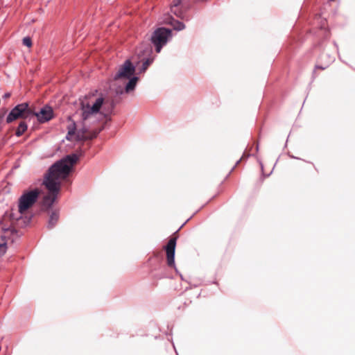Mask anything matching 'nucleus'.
Segmentation results:
<instances>
[{
  "label": "nucleus",
  "mask_w": 355,
  "mask_h": 355,
  "mask_svg": "<svg viewBox=\"0 0 355 355\" xmlns=\"http://www.w3.org/2000/svg\"><path fill=\"white\" fill-rule=\"evenodd\" d=\"M78 160V156L72 154L55 162L50 167L43 182L47 190V193L42 200L43 207L49 209L57 200L61 189V182L67 179L72 166Z\"/></svg>",
  "instance_id": "obj_1"
},
{
  "label": "nucleus",
  "mask_w": 355,
  "mask_h": 355,
  "mask_svg": "<svg viewBox=\"0 0 355 355\" xmlns=\"http://www.w3.org/2000/svg\"><path fill=\"white\" fill-rule=\"evenodd\" d=\"M40 192L38 189H34L24 193L19 200V211L24 214L31 208L37 201Z\"/></svg>",
  "instance_id": "obj_4"
},
{
  "label": "nucleus",
  "mask_w": 355,
  "mask_h": 355,
  "mask_svg": "<svg viewBox=\"0 0 355 355\" xmlns=\"http://www.w3.org/2000/svg\"><path fill=\"white\" fill-rule=\"evenodd\" d=\"M68 129V133L67 135V139L68 140L71 139V137L73 136L76 134V139L78 141H85L87 139H92L97 137L98 133L101 132V130H95L93 132H88V130L83 128L80 130H78L77 132L76 128V124L75 123H72L71 125H69L67 128Z\"/></svg>",
  "instance_id": "obj_3"
},
{
  "label": "nucleus",
  "mask_w": 355,
  "mask_h": 355,
  "mask_svg": "<svg viewBox=\"0 0 355 355\" xmlns=\"http://www.w3.org/2000/svg\"><path fill=\"white\" fill-rule=\"evenodd\" d=\"M116 94H123V88L121 86H119L117 89H116Z\"/></svg>",
  "instance_id": "obj_18"
},
{
  "label": "nucleus",
  "mask_w": 355,
  "mask_h": 355,
  "mask_svg": "<svg viewBox=\"0 0 355 355\" xmlns=\"http://www.w3.org/2000/svg\"><path fill=\"white\" fill-rule=\"evenodd\" d=\"M35 116L40 123H45L53 118V110L50 106H44L40 112H35L27 103L15 106L7 116V123H11L17 119H27Z\"/></svg>",
  "instance_id": "obj_2"
},
{
  "label": "nucleus",
  "mask_w": 355,
  "mask_h": 355,
  "mask_svg": "<svg viewBox=\"0 0 355 355\" xmlns=\"http://www.w3.org/2000/svg\"><path fill=\"white\" fill-rule=\"evenodd\" d=\"M103 98H98L91 105L90 102L83 101L81 102V115L83 120L85 121L93 114L98 113L100 108L103 106Z\"/></svg>",
  "instance_id": "obj_5"
},
{
  "label": "nucleus",
  "mask_w": 355,
  "mask_h": 355,
  "mask_svg": "<svg viewBox=\"0 0 355 355\" xmlns=\"http://www.w3.org/2000/svg\"><path fill=\"white\" fill-rule=\"evenodd\" d=\"M23 44L28 46H32V40L29 37H26L23 39Z\"/></svg>",
  "instance_id": "obj_14"
},
{
  "label": "nucleus",
  "mask_w": 355,
  "mask_h": 355,
  "mask_svg": "<svg viewBox=\"0 0 355 355\" xmlns=\"http://www.w3.org/2000/svg\"><path fill=\"white\" fill-rule=\"evenodd\" d=\"M27 127L26 123L24 121H21L17 128L15 135L17 137L21 136L27 130Z\"/></svg>",
  "instance_id": "obj_12"
},
{
  "label": "nucleus",
  "mask_w": 355,
  "mask_h": 355,
  "mask_svg": "<svg viewBox=\"0 0 355 355\" xmlns=\"http://www.w3.org/2000/svg\"><path fill=\"white\" fill-rule=\"evenodd\" d=\"M135 71V68L130 60H127L121 65L114 76V81L121 83L130 79Z\"/></svg>",
  "instance_id": "obj_7"
},
{
  "label": "nucleus",
  "mask_w": 355,
  "mask_h": 355,
  "mask_svg": "<svg viewBox=\"0 0 355 355\" xmlns=\"http://www.w3.org/2000/svg\"><path fill=\"white\" fill-rule=\"evenodd\" d=\"M59 219V214L57 211H53L51 212L49 219L48 221V228L52 229L57 224Z\"/></svg>",
  "instance_id": "obj_10"
},
{
  "label": "nucleus",
  "mask_w": 355,
  "mask_h": 355,
  "mask_svg": "<svg viewBox=\"0 0 355 355\" xmlns=\"http://www.w3.org/2000/svg\"><path fill=\"white\" fill-rule=\"evenodd\" d=\"M10 93H6L3 95V98H10Z\"/></svg>",
  "instance_id": "obj_19"
},
{
  "label": "nucleus",
  "mask_w": 355,
  "mask_h": 355,
  "mask_svg": "<svg viewBox=\"0 0 355 355\" xmlns=\"http://www.w3.org/2000/svg\"><path fill=\"white\" fill-rule=\"evenodd\" d=\"M6 251V244H1L0 245V254H3L5 253Z\"/></svg>",
  "instance_id": "obj_16"
},
{
  "label": "nucleus",
  "mask_w": 355,
  "mask_h": 355,
  "mask_svg": "<svg viewBox=\"0 0 355 355\" xmlns=\"http://www.w3.org/2000/svg\"><path fill=\"white\" fill-rule=\"evenodd\" d=\"M165 22L171 24L173 27V28L176 31H181L185 28V26L183 23L174 19L173 18H172L170 16L168 17V18Z\"/></svg>",
  "instance_id": "obj_9"
},
{
  "label": "nucleus",
  "mask_w": 355,
  "mask_h": 355,
  "mask_svg": "<svg viewBox=\"0 0 355 355\" xmlns=\"http://www.w3.org/2000/svg\"><path fill=\"white\" fill-rule=\"evenodd\" d=\"M182 0H173L171 4H175L176 7L181 6Z\"/></svg>",
  "instance_id": "obj_17"
},
{
  "label": "nucleus",
  "mask_w": 355,
  "mask_h": 355,
  "mask_svg": "<svg viewBox=\"0 0 355 355\" xmlns=\"http://www.w3.org/2000/svg\"><path fill=\"white\" fill-rule=\"evenodd\" d=\"M171 11L177 17H182L183 12L181 6L176 7L175 4L171 5Z\"/></svg>",
  "instance_id": "obj_13"
},
{
  "label": "nucleus",
  "mask_w": 355,
  "mask_h": 355,
  "mask_svg": "<svg viewBox=\"0 0 355 355\" xmlns=\"http://www.w3.org/2000/svg\"><path fill=\"white\" fill-rule=\"evenodd\" d=\"M151 63V60L149 59H147L144 63L142 67V70L144 71L146 70V69L148 67L150 64Z\"/></svg>",
  "instance_id": "obj_15"
},
{
  "label": "nucleus",
  "mask_w": 355,
  "mask_h": 355,
  "mask_svg": "<svg viewBox=\"0 0 355 355\" xmlns=\"http://www.w3.org/2000/svg\"><path fill=\"white\" fill-rule=\"evenodd\" d=\"M128 82L126 83L125 87V91L127 93H129L130 92L132 91L137 85L138 78L137 77H131L130 79H128Z\"/></svg>",
  "instance_id": "obj_11"
},
{
  "label": "nucleus",
  "mask_w": 355,
  "mask_h": 355,
  "mask_svg": "<svg viewBox=\"0 0 355 355\" xmlns=\"http://www.w3.org/2000/svg\"><path fill=\"white\" fill-rule=\"evenodd\" d=\"M171 35V31L165 28H159L153 33L151 40L153 44L155 46L156 51L159 53L161 49L167 42L168 39Z\"/></svg>",
  "instance_id": "obj_6"
},
{
  "label": "nucleus",
  "mask_w": 355,
  "mask_h": 355,
  "mask_svg": "<svg viewBox=\"0 0 355 355\" xmlns=\"http://www.w3.org/2000/svg\"><path fill=\"white\" fill-rule=\"evenodd\" d=\"M177 237H171L164 249L166 254V262L169 267H175V250L176 246Z\"/></svg>",
  "instance_id": "obj_8"
}]
</instances>
